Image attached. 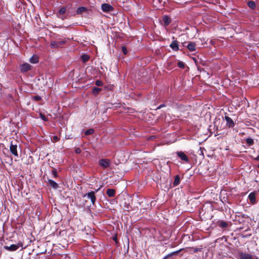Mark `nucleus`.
<instances>
[{
	"label": "nucleus",
	"instance_id": "4c0bfd02",
	"mask_svg": "<svg viewBox=\"0 0 259 259\" xmlns=\"http://www.w3.org/2000/svg\"><path fill=\"white\" fill-rule=\"evenodd\" d=\"M257 167L259 168V165L257 166Z\"/></svg>",
	"mask_w": 259,
	"mask_h": 259
},
{
	"label": "nucleus",
	"instance_id": "b1692460",
	"mask_svg": "<svg viewBox=\"0 0 259 259\" xmlns=\"http://www.w3.org/2000/svg\"><path fill=\"white\" fill-rule=\"evenodd\" d=\"M66 9L65 8H62L59 11V14L60 15H63L66 12Z\"/></svg>",
	"mask_w": 259,
	"mask_h": 259
},
{
	"label": "nucleus",
	"instance_id": "a878e982",
	"mask_svg": "<svg viewBox=\"0 0 259 259\" xmlns=\"http://www.w3.org/2000/svg\"><path fill=\"white\" fill-rule=\"evenodd\" d=\"M59 140V138L57 136H54L52 138V141L53 142H56L58 141Z\"/></svg>",
	"mask_w": 259,
	"mask_h": 259
},
{
	"label": "nucleus",
	"instance_id": "2f4dec72",
	"mask_svg": "<svg viewBox=\"0 0 259 259\" xmlns=\"http://www.w3.org/2000/svg\"><path fill=\"white\" fill-rule=\"evenodd\" d=\"M81 152V149L80 148H76L75 149V153L77 154H79Z\"/></svg>",
	"mask_w": 259,
	"mask_h": 259
},
{
	"label": "nucleus",
	"instance_id": "7ed1b4c3",
	"mask_svg": "<svg viewBox=\"0 0 259 259\" xmlns=\"http://www.w3.org/2000/svg\"><path fill=\"white\" fill-rule=\"evenodd\" d=\"M99 164L100 166L104 168H107L110 164V161L107 159H102L99 160Z\"/></svg>",
	"mask_w": 259,
	"mask_h": 259
},
{
	"label": "nucleus",
	"instance_id": "e433bc0d",
	"mask_svg": "<svg viewBox=\"0 0 259 259\" xmlns=\"http://www.w3.org/2000/svg\"><path fill=\"white\" fill-rule=\"evenodd\" d=\"M256 160H259V155L255 158Z\"/></svg>",
	"mask_w": 259,
	"mask_h": 259
},
{
	"label": "nucleus",
	"instance_id": "aec40b11",
	"mask_svg": "<svg viewBox=\"0 0 259 259\" xmlns=\"http://www.w3.org/2000/svg\"><path fill=\"white\" fill-rule=\"evenodd\" d=\"M247 5L248 7L252 9L255 7V3L253 1H249L248 2Z\"/></svg>",
	"mask_w": 259,
	"mask_h": 259
},
{
	"label": "nucleus",
	"instance_id": "f3484780",
	"mask_svg": "<svg viewBox=\"0 0 259 259\" xmlns=\"http://www.w3.org/2000/svg\"><path fill=\"white\" fill-rule=\"evenodd\" d=\"M180 179L179 176H176L175 178V181L174 182V186H176L178 185L180 183Z\"/></svg>",
	"mask_w": 259,
	"mask_h": 259
},
{
	"label": "nucleus",
	"instance_id": "c756f323",
	"mask_svg": "<svg viewBox=\"0 0 259 259\" xmlns=\"http://www.w3.org/2000/svg\"><path fill=\"white\" fill-rule=\"evenodd\" d=\"M122 51L124 55H126L127 54V50L125 47H122Z\"/></svg>",
	"mask_w": 259,
	"mask_h": 259
},
{
	"label": "nucleus",
	"instance_id": "f8f14e48",
	"mask_svg": "<svg viewBox=\"0 0 259 259\" xmlns=\"http://www.w3.org/2000/svg\"><path fill=\"white\" fill-rule=\"evenodd\" d=\"M106 193L110 197H114L115 195V190L112 189H108L107 190Z\"/></svg>",
	"mask_w": 259,
	"mask_h": 259
},
{
	"label": "nucleus",
	"instance_id": "1a4fd4ad",
	"mask_svg": "<svg viewBox=\"0 0 259 259\" xmlns=\"http://www.w3.org/2000/svg\"><path fill=\"white\" fill-rule=\"evenodd\" d=\"M239 256L240 259H253L251 254L244 252H241Z\"/></svg>",
	"mask_w": 259,
	"mask_h": 259
},
{
	"label": "nucleus",
	"instance_id": "f704fd0d",
	"mask_svg": "<svg viewBox=\"0 0 259 259\" xmlns=\"http://www.w3.org/2000/svg\"><path fill=\"white\" fill-rule=\"evenodd\" d=\"M53 174L54 177H57V173L56 171H55V170L53 171Z\"/></svg>",
	"mask_w": 259,
	"mask_h": 259
},
{
	"label": "nucleus",
	"instance_id": "2eb2a0df",
	"mask_svg": "<svg viewBox=\"0 0 259 259\" xmlns=\"http://www.w3.org/2000/svg\"><path fill=\"white\" fill-rule=\"evenodd\" d=\"M188 49L190 51H194L195 50V44L194 42H190L187 46Z\"/></svg>",
	"mask_w": 259,
	"mask_h": 259
},
{
	"label": "nucleus",
	"instance_id": "5701e85b",
	"mask_svg": "<svg viewBox=\"0 0 259 259\" xmlns=\"http://www.w3.org/2000/svg\"><path fill=\"white\" fill-rule=\"evenodd\" d=\"M82 60L83 62H86L89 59V57L88 55H84L81 56Z\"/></svg>",
	"mask_w": 259,
	"mask_h": 259
},
{
	"label": "nucleus",
	"instance_id": "0eeeda50",
	"mask_svg": "<svg viewBox=\"0 0 259 259\" xmlns=\"http://www.w3.org/2000/svg\"><path fill=\"white\" fill-rule=\"evenodd\" d=\"M177 155L181 158L182 160L185 161L186 162H189V158L183 152H177Z\"/></svg>",
	"mask_w": 259,
	"mask_h": 259
},
{
	"label": "nucleus",
	"instance_id": "f03ea898",
	"mask_svg": "<svg viewBox=\"0 0 259 259\" xmlns=\"http://www.w3.org/2000/svg\"><path fill=\"white\" fill-rule=\"evenodd\" d=\"M84 197H87L88 199H90L93 204L95 203L96 200L95 192L93 191L87 193L84 195Z\"/></svg>",
	"mask_w": 259,
	"mask_h": 259
},
{
	"label": "nucleus",
	"instance_id": "7c9ffc66",
	"mask_svg": "<svg viewBox=\"0 0 259 259\" xmlns=\"http://www.w3.org/2000/svg\"><path fill=\"white\" fill-rule=\"evenodd\" d=\"M33 99L36 101H39L41 100V97L39 96H36L33 97Z\"/></svg>",
	"mask_w": 259,
	"mask_h": 259
},
{
	"label": "nucleus",
	"instance_id": "72a5a7b5",
	"mask_svg": "<svg viewBox=\"0 0 259 259\" xmlns=\"http://www.w3.org/2000/svg\"><path fill=\"white\" fill-rule=\"evenodd\" d=\"M58 43H59V47H60L61 45H63V44H64L65 43V41H58Z\"/></svg>",
	"mask_w": 259,
	"mask_h": 259
},
{
	"label": "nucleus",
	"instance_id": "ddd939ff",
	"mask_svg": "<svg viewBox=\"0 0 259 259\" xmlns=\"http://www.w3.org/2000/svg\"><path fill=\"white\" fill-rule=\"evenodd\" d=\"M29 61L31 63H33V64L37 63V62H38V57L36 56L33 55L30 58Z\"/></svg>",
	"mask_w": 259,
	"mask_h": 259
},
{
	"label": "nucleus",
	"instance_id": "c85d7f7f",
	"mask_svg": "<svg viewBox=\"0 0 259 259\" xmlns=\"http://www.w3.org/2000/svg\"><path fill=\"white\" fill-rule=\"evenodd\" d=\"M40 117L41 118V119H42L44 121H47V119L46 117V116L42 114H40Z\"/></svg>",
	"mask_w": 259,
	"mask_h": 259
},
{
	"label": "nucleus",
	"instance_id": "c9c22d12",
	"mask_svg": "<svg viewBox=\"0 0 259 259\" xmlns=\"http://www.w3.org/2000/svg\"><path fill=\"white\" fill-rule=\"evenodd\" d=\"M164 105L163 104H162V105H160L159 106H158L157 107V109H160L161 108H162V107H164Z\"/></svg>",
	"mask_w": 259,
	"mask_h": 259
},
{
	"label": "nucleus",
	"instance_id": "cd10ccee",
	"mask_svg": "<svg viewBox=\"0 0 259 259\" xmlns=\"http://www.w3.org/2000/svg\"><path fill=\"white\" fill-rule=\"evenodd\" d=\"M96 85L99 87H101L103 85V83L101 81L98 80L96 81Z\"/></svg>",
	"mask_w": 259,
	"mask_h": 259
},
{
	"label": "nucleus",
	"instance_id": "6ab92c4d",
	"mask_svg": "<svg viewBox=\"0 0 259 259\" xmlns=\"http://www.w3.org/2000/svg\"><path fill=\"white\" fill-rule=\"evenodd\" d=\"M86 10L87 9L84 7H80L77 9L76 13L77 14H81Z\"/></svg>",
	"mask_w": 259,
	"mask_h": 259
},
{
	"label": "nucleus",
	"instance_id": "4468645a",
	"mask_svg": "<svg viewBox=\"0 0 259 259\" xmlns=\"http://www.w3.org/2000/svg\"><path fill=\"white\" fill-rule=\"evenodd\" d=\"M48 183L54 189H57L58 188V184L54 181L49 179Z\"/></svg>",
	"mask_w": 259,
	"mask_h": 259
},
{
	"label": "nucleus",
	"instance_id": "4be33fe9",
	"mask_svg": "<svg viewBox=\"0 0 259 259\" xmlns=\"http://www.w3.org/2000/svg\"><path fill=\"white\" fill-rule=\"evenodd\" d=\"M94 130L92 128H91V129L87 130L85 132V134L86 135H91L94 133Z\"/></svg>",
	"mask_w": 259,
	"mask_h": 259
},
{
	"label": "nucleus",
	"instance_id": "9d476101",
	"mask_svg": "<svg viewBox=\"0 0 259 259\" xmlns=\"http://www.w3.org/2000/svg\"><path fill=\"white\" fill-rule=\"evenodd\" d=\"M169 46L174 51L179 50L178 42L176 40L173 41Z\"/></svg>",
	"mask_w": 259,
	"mask_h": 259
},
{
	"label": "nucleus",
	"instance_id": "473e14b6",
	"mask_svg": "<svg viewBox=\"0 0 259 259\" xmlns=\"http://www.w3.org/2000/svg\"><path fill=\"white\" fill-rule=\"evenodd\" d=\"M227 226V224L225 222L221 223V226L223 227H226Z\"/></svg>",
	"mask_w": 259,
	"mask_h": 259
},
{
	"label": "nucleus",
	"instance_id": "a211bd4d",
	"mask_svg": "<svg viewBox=\"0 0 259 259\" xmlns=\"http://www.w3.org/2000/svg\"><path fill=\"white\" fill-rule=\"evenodd\" d=\"M50 46L52 48H57L59 47V45L58 42L53 41L51 42Z\"/></svg>",
	"mask_w": 259,
	"mask_h": 259
},
{
	"label": "nucleus",
	"instance_id": "bb28decb",
	"mask_svg": "<svg viewBox=\"0 0 259 259\" xmlns=\"http://www.w3.org/2000/svg\"><path fill=\"white\" fill-rule=\"evenodd\" d=\"M178 66L181 68H183L185 66V64L183 62H179L178 63Z\"/></svg>",
	"mask_w": 259,
	"mask_h": 259
},
{
	"label": "nucleus",
	"instance_id": "9b49d317",
	"mask_svg": "<svg viewBox=\"0 0 259 259\" xmlns=\"http://www.w3.org/2000/svg\"><path fill=\"white\" fill-rule=\"evenodd\" d=\"M225 119L227 122V125L229 127H233L234 126V122L230 117L225 116Z\"/></svg>",
	"mask_w": 259,
	"mask_h": 259
},
{
	"label": "nucleus",
	"instance_id": "dca6fc26",
	"mask_svg": "<svg viewBox=\"0 0 259 259\" xmlns=\"http://www.w3.org/2000/svg\"><path fill=\"white\" fill-rule=\"evenodd\" d=\"M163 21L165 25H168L170 23V19L167 16H164L163 17Z\"/></svg>",
	"mask_w": 259,
	"mask_h": 259
},
{
	"label": "nucleus",
	"instance_id": "423d86ee",
	"mask_svg": "<svg viewBox=\"0 0 259 259\" xmlns=\"http://www.w3.org/2000/svg\"><path fill=\"white\" fill-rule=\"evenodd\" d=\"M10 150L12 154H13L15 156H18V152H17V145H13L11 143L10 147Z\"/></svg>",
	"mask_w": 259,
	"mask_h": 259
},
{
	"label": "nucleus",
	"instance_id": "39448f33",
	"mask_svg": "<svg viewBox=\"0 0 259 259\" xmlns=\"http://www.w3.org/2000/svg\"><path fill=\"white\" fill-rule=\"evenodd\" d=\"M32 66L28 63H24L20 66V70L22 72H25L31 69Z\"/></svg>",
	"mask_w": 259,
	"mask_h": 259
},
{
	"label": "nucleus",
	"instance_id": "f257e3e1",
	"mask_svg": "<svg viewBox=\"0 0 259 259\" xmlns=\"http://www.w3.org/2000/svg\"><path fill=\"white\" fill-rule=\"evenodd\" d=\"M22 246V244L18 243L17 244H12L10 246H5L4 248L10 251H14L17 250L20 247Z\"/></svg>",
	"mask_w": 259,
	"mask_h": 259
},
{
	"label": "nucleus",
	"instance_id": "6e6552de",
	"mask_svg": "<svg viewBox=\"0 0 259 259\" xmlns=\"http://www.w3.org/2000/svg\"><path fill=\"white\" fill-rule=\"evenodd\" d=\"M248 199L250 203L252 204H255L256 203L255 193L254 192L250 193L248 195Z\"/></svg>",
	"mask_w": 259,
	"mask_h": 259
},
{
	"label": "nucleus",
	"instance_id": "393cba45",
	"mask_svg": "<svg viewBox=\"0 0 259 259\" xmlns=\"http://www.w3.org/2000/svg\"><path fill=\"white\" fill-rule=\"evenodd\" d=\"M101 89H100V88H94L93 89V91L94 93L95 94H98V93H99L100 91H101Z\"/></svg>",
	"mask_w": 259,
	"mask_h": 259
},
{
	"label": "nucleus",
	"instance_id": "20e7f679",
	"mask_svg": "<svg viewBox=\"0 0 259 259\" xmlns=\"http://www.w3.org/2000/svg\"><path fill=\"white\" fill-rule=\"evenodd\" d=\"M101 9L103 12H108L112 11L113 7L109 4H103L101 5Z\"/></svg>",
	"mask_w": 259,
	"mask_h": 259
},
{
	"label": "nucleus",
	"instance_id": "412c9836",
	"mask_svg": "<svg viewBox=\"0 0 259 259\" xmlns=\"http://www.w3.org/2000/svg\"><path fill=\"white\" fill-rule=\"evenodd\" d=\"M246 142L247 144L249 146L253 145L254 143L253 140L251 138H247L246 140Z\"/></svg>",
	"mask_w": 259,
	"mask_h": 259
}]
</instances>
